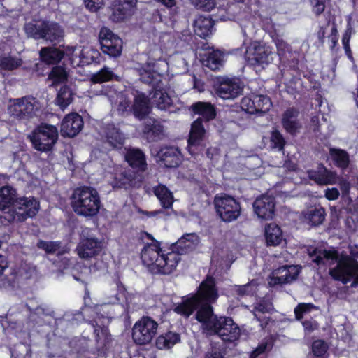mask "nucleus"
<instances>
[{
  "instance_id": "25",
  "label": "nucleus",
  "mask_w": 358,
  "mask_h": 358,
  "mask_svg": "<svg viewBox=\"0 0 358 358\" xmlns=\"http://www.w3.org/2000/svg\"><path fill=\"white\" fill-rule=\"evenodd\" d=\"M206 131L201 118H198L192 124L188 139V148L190 153L196 152V148L201 144Z\"/></svg>"
},
{
  "instance_id": "1",
  "label": "nucleus",
  "mask_w": 358,
  "mask_h": 358,
  "mask_svg": "<svg viewBox=\"0 0 358 358\" xmlns=\"http://www.w3.org/2000/svg\"><path fill=\"white\" fill-rule=\"evenodd\" d=\"M218 297L215 279L207 276L199 287L196 295L185 300L175 308V311L182 315L189 317L197 310L196 319L202 324L203 329L209 334L217 335L224 341L232 342L237 340L241 329L231 317H220L213 314L210 303Z\"/></svg>"
},
{
  "instance_id": "47",
  "label": "nucleus",
  "mask_w": 358,
  "mask_h": 358,
  "mask_svg": "<svg viewBox=\"0 0 358 358\" xmlns=\"http://www.w3.org/2000/svg\"><path fill=\"white\" fill-rule=\"evenodd\" d=\"M257 288V281L252 280L246 285H235L234 287V291L237 295L240 296H244L248 295H252L256 292Z\"/></svg>"
},
{
  "instance_id": "41",
  "label": "nucleus",
  "mask_w": 358,
  "mask_h": 358,
  "mask_svg": "<svg viewBox=\"0 0 358 358\" xmlns=\"http://www.w3.org/2000/svg\"><path fill=\"white\" fill-rule=\"evenodd\" d=\"M266 240L268 245H278L282 240L280 228L275 224H269L265 229Z\"/></svg>"
},
{
  "instance_id": "49",
  "label": "nucleus",
  "mask_w": 358,
  "mask_h": 358,
  "mask_svg": "<svg viewBox=\"0 0 358 358\" xmlns=\"http://www.w3.org/2000/svg\"><path fill=\"white\" fill-rule=\"evenodd\" d=\"M273 309V306L268 300L261 299L257 301L254 306V315L257 320H259L257 317V312L261 313H270Z\"/></svg>"
},
{
  "instance_id": "20",
  "label": "nucleus",
  "mask_w": 358,
  "mask_h": 358,
  "mask_svg": "<svg viewBox=\"0 0 358 358\" xmlns=\"http://www.w3.org/2000/svg\"><path fill=\"white\" fill-rule=\"evenodd\" d=\"M143 137L149 142H155L164 139L166 136L164 127L155 119L148 118L143 128Z\"/></svg>"
},
{
  "instance_id": "43",
  "label": "nucleus",
  "mask_w": 358,
  "mask_h": 358,
  "mask_svg": "<svg viewBox=\"0 0 358 358\" xmlns=\"http://www.w3.org/2000/svg\"><path fill=\"white\" fill-rule=\"evenodd\" d=\"M325 217V210L323 208H314L308 210L306 219L313 226L321 224Z\"/></svg>"
},
{
  "instance_id": "4",
  "label": "nucleus",
  "mask_w": 358,
  "mask_h": 358,
  "mask_svg": "<svg viewBox=\"0 0 358 358\" xmlns=\"http://www.w3.org/2000/svg\"><path fill=\"white\" fill-rule=\"evenodd\" d=\"M71 206L78 215L87 218L96 215L101 208L97 190L86 186L76 188L71 196Z\"/></svg>"
},
{
  "instance_id": "34",
  "label": "nucleus",
  "mask_w": 358,
  "mask_h": 358,
  "mask_svg": "<svg viewBox=\"0 0 358 358\" xmlns=\"http://www.w3.org/2000/svg\"><path fill=\"white\" fill-rule=\"evenodd\" d=\"M309 178L318 184L326 185L335 182L336 175L323 166H320L317 171L308 172Z\"/></svg>"
},
{
  "instance_id": "62",
  "label": "nucleus",
  "mask_w": 358,
  "mask_h": 358,
  "mask_svg": "<svg viewBox=\"0 0 358 358\" xmlns=\"http://www.w3.org/2000/svg\"><path fill=\"white\" fill-rule=\"evenodd\" d=\"M13 287L12 281L5 275H0V289H7Z\"/></svg>"
},
{
  "instance_id": "36",
  "label": "nucleus",
  "mask_w": 358,
  "mask_h": 358,
  "mask_svg": "<svg viewBox=\"0 0 358 358\" xmlns=\"http://www.w3.org/2000/svg\"><path fill=\"white\" fill-rule=\"evenodd\" d=\"M190 108L195 114L201 116L207 122L213 120L216 116L215 106L209 102L198 101Z\"/></svg>"
},
{
  "instance_id": "38",
  "label": "nucleus",
  "mask_w": 358,
  "mask_h": 358,
  "mask_svg": "<svg viewBox=\"0 0 358 358\" xmlns=\"http://www.w3.org/2000/svg\"><path fill=\"white\" fill-rule=\"evenodd\" d=\"M329 157L334 165L342 169H346L350 164V156L344 150L331 148L329 149Z\"/></svg>"
},
{
  "instance_id": "24",
  "label": "nucleus",
  "mask_w": 358,
  "mask_h": 358,
  "mask_svg": "<svg viewBox=\"0 0 358 358\" xmlns=\"http://www.w3.org/2000/svg\"><path fill=\"white\" fill-rule=\"evenodd\" d=\"M162 253L164 252L156 244L145 246L141 252L143 263L148 267H150L152 273H155L157 269Z\"/></svg>"
},
{
  "instance_id": "59",
  "label": "nucleus",
  "mask_w": 358,
  "mask_h": 358,
  "mask_svg": "<svg viewBox=\"0 0 358 358\" xmlns=\"http://www.w3.org/2000/svg\"><path fill=\"white\" fill-rule=\"evenodd\" d=\"M352 28L350 23L348 24L347 28L342 37V43L343 45H350V40L352 34Z\"/></svg>"
},
{
  "instance_id": "56",
  "label": "nucleus",
  "mask_w": 358,
  "mask_h": 358,
  "mask_svg": "<svg viewBox=\"0 0 358 358\" xmlns=\"http://www.w3.org/2000/svg\"><path fill=\"white\" fill-rule=\"evenodd\" d=\"M313 307L311 303H300L294 309L296 317L298 320H301L303 317V314L310 310Z\"/></svg>"
},
{
  "instance_id": "9",
  "label": "nucleus",
  "mask_w": 358,
  "mask_h": 358,
  "mask_svg": "<svg viewBox=\"0 0 358 358\" xmlns=\"http://www.w3.org/2000/svg\"><path fill=\"white\" fill-rule=\"evenodd\" d=\"M10 103L8 108V113L20 120L33 117L39 109L38 101L31 96L10 100Z\"/></svg>"
},
{
  "instance_id": "6",
  "label": "nucleus",
  "mask_w": 358,
  "mask_h": 358,
  "mask_svg": "<svg viewBox=\"0 0 358 358\" xmlns=\"http://www.w3.org/2000/svg\"><path fill=\"white\" fill-rule=\"evenodd\" d=\"M39 210L38 201L31 196L17 197L14 208L0 215V223L7 224L13 221L23 222L34 217Z\"/></svg>"
},
{
  "instance_id": "51",
  "label": "nucleus",
  "mask_w": 358,
  "mask_h": 358,
  "mask_svg": "<svg viewBox=\"0 0 358 358\" xmlns=\"http://www.w3.org/2000/svg\"><path fill=\"white\" fill-rule=\"evenodd\" d=\"M271 141L274 148H276L278 150H283L285 141L282 135L278 130H274L272 131Z\"/></svg>"
},
{
  "instance_id": "35",
  "label": "nucleus",
  "mask_w": 358,
  "mask_h": 358,
  "mask_svg": "<svg viewBox=\"0 0 358 358\" xmlns=\"http://www.w3.org/2000/svg\"><path fill=\"white\" fill-rule=\"evenodd\" d=\"M298 114V110L293 108L287 109L283 114V127L287 132L292 135L298 132L301 127L297 120Z\"/></svg>"
},
{
  "instance_id": "57",
  "label": "nucleus",
  "mask_w": 358,
  "mask_h": 358,
  "mask_svg": "<svg viewBox=\"0 0 358 358\" xmlns=\"http://www.w3.org/2000/svg\"><path fill=\"white\" fill-rule=\"evenodd\" d=\"M275 45L279 55H282L285 52L290 50L289 45L282 39H278L275 41Z\"/></svg>"
},
{
  "instance_id": "42",
  "label": "nucleus",
  "mask_w": 358,
  "mask_h": 358,
  "mask_svg": "<svg viewBox=\"0 0 358 358\" xmlns=\"http://www.w3.org/2000/svg\"><path fill=\"white\" fill-rule=\"evenodd\" d=\"M223 57L224 55L220 51L213 50L203 59V64L213 71H216L222 66Z\"/></svg>"
},
{
  "instance_id": "22",
  "label": "nucleus",
  "mask_w": 358,
  "mask_h": 358,
  "mask_svg": "<svg viewBox=\"0 0 358 358\" xmlns=\"http://www.w3.org/2000/svg\"><path fill=\"white\" fill-rule=\"evenodd\" d=\"M83 120L77 113H71L65 116L61 124V134L63 136L74 137L83 129Z\"/></svg>"
},
{
  "instance_id": "2",
  "label": "nucleus",
  "mask_w": 358,
  "mask_h": 358,
  "mask_svg": "<svg viewBox=\"0 0 358 358\" xmlns=\"http://www.w3.org/2000/svg\"><path fill=\"white\" fill-rule=\"evenodd\" d=\"M312 261L317 265H324L327 261L337 262L334 268L329 269V275L336 280L347 284L352 279L358 282V262L354 258L346 257L338 259L337 252L314 249L310 252Z\"/></svg>"
},
{
  "instance_id": "54",
  "label": "nucleus",
  "mask_w": 358,
  "mask_h": 358,
  "mask_svg": "<svg viewBox=\"0 0 358 358\" xmlns=\"http://www.w3.org/2000/svg\"><path fill=\"white\" fill-rule=\"evenodd\" d=\"M226 349L220 346H212L208 350L204 358H224L226 355Z\"/></svg>"
},
{
  "instance_id": "3",
  "label": "nucleus",
  "mask_w": 358,
  "mask_h": 358,
  "mask_svg": "<svg viewBox=\"0 0 358 358\" xmlns=\"http://www.w3.org/2000/svg\"><path fill=\"white\" fill-rule=\"evenodd\" d=\"M105 308H106V306H97L94 308L90 307L86 308L83 310L82 314L78 313L71 318H70L71 315L69 314H65L62 320L74 324V321H78L83 317V320L92 324L94 329L96 341L104 345L109 339L107 325L110 322V316L108 315H104L101 313L102 311L105 313Z\"/></svg>"
},
{
  "instance_id": "29",
  "label": "nucleus",
  "mask_w": 358,
  "mask_h": 358,
  "mask_svg": "<svg viewBox=\"0 0 358 358\" xmlns=\"http://www.w3.org/2000/svg\"><path fill=\"white\" fill-rule=\"evenodd\" d=\"M157 155L166 167H176L180 163V152L174 147L163 148Z\"/></svg>"
},
{
  "instance_id": "23",
  "label": "nucleus",
  "mask_w": 358,
  "mask_h": 358,
  "mask_svg": "<svg viewBox=\"0 0 358 358\" xmlns=\"http://www.w3.org/2000/svg\"><path fill=\"white\" fill-rule=\"evenodd\" d=\"M180 256L175 251L166 254L162 253L161 259H159V264L155 273L168 275L171 273L180 261Z\"/></svg>"
},
{
  "instance_id": "10",
  "label": "nucleus",
  "mask_w": 358,
  "mask_h": 358,
  "mask_svg": "<svg viewBox=\"0 0 358 358\" xmlns=\"http://www.w3.org/2000/svg\"><path fill=\"white\" fill-rule=\"evenodd\" d=\"M214 204L217 215L224 222L234 221L241 214L240 203L231 196L217 195L215 197Z\"/></svg>"
},
{
  "instance_id": "19",
  "label": "nucleus",
  "mask_w": 358,
  "mask_h": 358,
  "mask_svg": "<svg viewBox=\"0 0 358 358\" xmlns=\"http://www.w3.org/2000/svg\"><path fill=\"white\" fill-rule=\"evenodd\" d=\"M253 208L259 218L271 220L275 213V199L271 196L263 195L254 201Z\"/></svg>"
},
{
  "instance_id": "33",
  "label": "nucleus",
  "mask_w": 358,
  "mask_h": 358,
  "mask_svg": "<svg viewBox=\"0 0 358 358\" xmlns=\"http://www.w3.org/2000/svg\"><path fill=\"white\" fill-rule=\"evenodd\" d=\"M214 22L209 15L199 16L194 23L195 34L201 38H205L212 34Z\"/></svg>"
},
{
  "instance_id": "14",
  "label": "nucleus",
  "mask_w": 358,
  "mask_h": 358,
  "mask_svg": "<svg viewBox=\"0 0 358 358\" xmlns=\"http://www.w3.org/2000/svg\"><path fill=\"white\" fill-rule=\"evenodd\" d=\"M268 96L262 94H252L241 100V108L250 114H264L271 106Z\"/></svg>"
},
{
  "instance_id": "40",
  "label": "nucleus",
  "mask_w": 358,
  "mask_h": 358,
  "mask_svg": "<svg viewBox=\"0 0 358 358\" xmlns=\"http://www.w3.org/2000/svg\"><path fill=\"white\" fill-rule=\"evenodd\" d=\"M180 336L179 334L169 331L163 335L159 336L156 341V345L159 349H169L175 344L179 343Z\"/></svg>"
},
{
  "instance_id": "30",
  "label": "nucleus",
  "mask_w": 358,
  "mask_h": 358,
  "mask_svg": "<svg viewBox=\"0 0 358 358\" xmlns=\"http://www.w3.org/2000/svg\"><path fill=\"white\" fill-rule=\"evenodd\" d=\"M198 242L199 238L196 234H186L176 242L175 249L177 251L176 252L180 255L188 253L195 249Z\"/></svg>"
},
{
  "instance_id": "15",
  "label": "nucleus",
  "mask_w": 358,
  "mask_h": 358,
  "mask_svg": "<svg viewBox=\"0 0 358 358\" xmlns=\"http://www.w3.org/2000/svg\"><path fill=\"white\" fill-rule=\"evenodd\" d=\"M216 94L223 99H234L241 94L243 89L238 78H223L215 86Z\"/></svg>"
},
{
  "instance_id": "11",
  "label": "nucleus",
  "mask_w": 358,
  "mask_h": 358,
  "mask_svg": "<svg viewBox=\"0 0 358 358\" xmlns=\"http://www.w3.org/2000/svg\"><path fill=\"white\" fill-rule=\"evenodd\" d=\"M158 324L150 317H143L138 321L132 329V337L139 345L149 343L157 334Z\"/></svg>"
},
{
  "instance_id": "31",
  "label": "nucleus",
  "mask_w": 358,
  "mask_h": 358,
  "mask_svg": "<svg viewBox=\"0 0 358 358\" xmlns=\"http://www.w3.org/2000/svg\"><path fill=\"white\" fill-rule=\"evenodd\" d=\"M149 101L150 96L148 97L144 93L136 92L132 110L134 115L138 119L144 118L149 113Z\"/></svg>"
},
{
  "instance_id": "16",
  "label": "nucleus",
  "mask_w": 358,
  "mask_h": 358,
  "mask_svg": "<svg viewBox=\"0 0 358 358\" xmlns=\"http://www.w3.org/2000/svg\"><path fill=\"white\" fill-rule=\"evenodd\" d=\"M83 231V238L76 248L78 255L82 259H90L99 255L102 250V243L93 236H85Z\"/></svg>"
},
{
  "instance_id": "7",
  "label": "nucleus",
  "mask_w": 358,
  "mask_h": 358,
  "mask_svg": "<svg viewBox=\"0 0 358 358\" xmlns=\"http://www.w3.org/2000/svg\"><path fill=\"white\" fill-rule=\"evenodd\" d=\"M26 34L35 39H44L53 45L59 43L64 37L61 27L53 22H42L39 24L27 23L24 26Z\"/></svg>"
},
{
  "instance_id": "46",
  "label": "nucleus",
  "mask_w": 358,
  "mask_h": 358,
  "mask_svg": "<svg viewBox=\"0 0 358 358\" xmlns=\"http://www.w3.org/2000/svg\"><path fill=\"white\" fill-rule=\"evenodd\" d=\"M72 100L73 93L71 90L66 86L61 87L57 93V104L63 109L66 108L72 102Z\"/></svg>"
},
{
  "instance_id": "50",
  "label": "nucleus",
  "mask_w": 358,
  "mask_h": 358,
  "mask_svg": "<svg viewBox=\"0 0 358 358\" xmlns=\"http://www.w3.org/2000/svg\"><path fill=\"white\" fill-rule=\"evenodd\" d=\"M327 344L322 340H317L313 343L312 351L315 356L322 357L327 351Z\"/></svg>"
},
{
  "instance_id": "45",
  "label": "nucleus",
  "mask_w": 358,
  "mask_h": 358,
  "mask_svg": "<svg viewBox=\"0 0 358 358\" xmlns=\"http://www.w3.org/2000/svg\"><path fill=\"white\" fill-rule=\"evenodd\" d=\"M118 76L108 67L104 66L99 71L92 76L93 83H103L113 80H117Z\"/></svg>"
},
{
  "instance_id": "12",
  "label": "nucleus",
  "mask_w": 358,
  "mask_h": 358,
  "mask_svg": "<svg viewBox=\"0 0 358 358\" xmlns=\"http://www.w3.org/2000/svg\"><path fill=\"white\" fill-rule=\"evenodd\" d=\"M101 50L110 57H117L122 50V40L107 27H102L99 34Z\"/></svg>"
},
{
  "instance_id": "48",
  "label": "nucleus",
  "mask_w": 358,
  "mask_h": 358,
  "mask_svg": "<svg viewBox=\"0 0 358 358\" xmlns=\"http://www.w3.org/2000/svg\"><path fill=\"white\" fill-rule=\"evenodd\" d=\"M22 64V60L17 57L10 56L0 57V67L4 70L11 71L17 69Z\"/></svg>"
},
{
  "instance_id": "13",
  "label": "nucleus",
  "mask_w": 358,
  "mask_h": 358,
  "mask_svg": "<svg viewBox=\"0 0 358 358\" xmlns=\"http://www.w3.org/2000/svg\"><path fill=\"white\" fill-rule=\"evenodd\" d=\"M273 52L268 46L257 41L252 42L247 47L245 57L251 65L268 64L273 60Z\"/></svg>"
},
{
  "instance_id": "26",
  "label": "nucleus",
  "mask_w": 358,
  "mask_h": 358,
  "mask_svg": "<svg viewBox=\"0 0 358 358\" xmlns=\"http://www.w3.org/2000/svg\"><path fill=\"white\" fill-rule=\"evenodd\" d=\"M135 0H115L114 1L110 19L113 22H120L131 14V9Z\"/></svg>"
},
{
  "instance_id": "37",
  "label": "nucleus",
  "mask_w": 358,
  "mask_h": 358,
  "mask_svg": "<svg viewBox=\"0 0 358 358\" xmlns=\"http://www.w3.org/2000/svg\"><path fill=\"white\" fill-rule=\"evenodd\" d=\"M40 57L47 64H57L64 57V51L55 47H45L41 49Z\"/></svg>"
},
{
  "instance_id": "52",
  "label": "nucleus",
  "mask_w": 358,
  "mask_h": 358,
  "mask_svg": "<svg viewBox=\"0 0 358 358\" xmlns=\"http://www.w3.org/2000/svg\"><path fill=\"white\" fill-rule=\"evenodd\" d=\"M65 252H59L57 259L54 262L56 266L59 268V271L60 273H62L63 270L68 268L71 264L69 257L65 255Z\"/></svg>"
},
{
  "instance_id": "32",
  "label": "nucleus",
  "mask_w": 358,
  "mask_h": 358,
  "mask_svg": "<svg viewBox=\"0 0 358 358\" xmlns=\"http://www.w3.org/2000/svg\"><path fill=\"white\" fill-rule=\"evenodd\" d=\"M106 96L111 104L116 106L120 113H124L130 108V101L122 92H117L114 89H110L108 92H106Z\"/></svg>"
},
{
  "instance_id": "27",
  "label": "nucleus",
  "mask_w": 358,
  "mask_h": 358,
  "mask_svg": "<svg viewBox=\"0 0 358 358\" xmlns=\"http://www.w3.org/2000/svg\"><path fill=\"white\" fill-rule=\"evenodd\" d=\"M126 161L130 166L138 171L143 172L147 169L145 156L138 148H128L124 154Z\"/></svg>"
},
{
  "instance_id": "21",
  "label": "nucleus",
  "mask_w": 358,
  "mask_h": 358,
  "mask_svg": "<svg viewBox=\"0 0 358 358\" xmlns=\"http://www.w3.org/2000/svg\"><path fill=\"white\" fill-rule=\"evenodd\" d=\"M102 136L105 139L106 148L120 149L124 143V136L113 124H107L103 128Z\"/></svg>"
},
{
  "instance_id": "8",
  "label": "nucleus",
  "mask_w": 358,
  "mask_h": 358,
  "mask_svg": "<svg viewBox=\"0 0 358 358\" xmlns=\"http://www.w3.org/2000/svg\"><path fill=\"white\" fill-rule=\"evenodd\" d=\"M34 148L41 152L50 151L58 138L56 127L48 124H41L28 136Z\"/></svg>"
},
{
  "instance_id": "55",
  "label": "nucleus",
  "mask_w": 358,
  "mask_h": 358,
  "mask_svg": "<svg viewBox=\"0 0 358 358\" xmlns=\"http://www.w3.org/2000/svg\"><path fill=\"white\" fill-rule=\"evenodd\" d=\"M192 3L197 8L208 12L212 10L215 6L214 0H193Z\"/></svg>"
},
{
  "instance_id": "18",
  "label": "nucleus",
  "mask_w": 358,
  "mask_h": 358,
  "mask_svg": "<svg viewBox=\"0 0 358 358\" xmlns=\"http://www.w3.org/2000/svg\"><path fill=\"white\" fill-rule=\"evenodd\" d=\"M143 177L140 173L129 169L116 173L111 185L114 188H137L139 187L142 182Z\"/></svg>"
},
{
  "instance_id": "39",
  "label": "nucleus",
  "mask_w": 358,
  "mask_h": 358,
  "mask_svg": "<svg viewBox=\"0 0 358 358\" xmlns=\"http://www.w3.org/2000/svg\"><path fill=\"white\" fill-rule=\"evenodd\" d=\"M153 192L159 200L163 208H171L172 207L173 196L166 186L159 185L153 188Z\"/></svg>"
},
{
  "instance_id": "5",
  "label": "nucleus",
  "mask_w": 358,
  "mask_h": 358,
  "mask_svg": "<svg viewBox=\"0 0 358 358\" xmlns=\"http://www.w3.org/2000/svg\"><path fill=\"white\" fill-rule=\"evenodd\" d=\"M140 80L151 86L149 96L152 103L161 110H166L172 105V100L169 96L162 83V77L150 66L139 70Z\"/></svg>"
},
{
  "instance_id": "58",
  "label": "nucleus",
  "mask_w": 358,
  "mask_h": 358,
  "mask_svg": "<svg viewBox=\"0 0 358 358\" xmlns=\"http://www.w3.org/2000/svg\"><path fill=\"white\" fill-rule=\"evenodd\" d=\"M313 6V12L317 15H320L324 10L325 6L322 1L319 0H311Z\"/></svg>"
},
{
  "instance_id": "64",
  "label": "nucleus",
  "mask_w": 358,
  "mask_h": 358,
  "mask_svg": "<svg viewBox=\"0 0 358 358\" xmlns=\"http://www.w3.org/2000/svg\"><path fill=\"white\" fill-rule=\"evenodd\" d=\"M341 190L342 192L343 197L345 198V196L349 194L350 184L346 180H342L340 182Z\"/></svg>"
},
{
  "instance_id": "61",
  "label": "nucleus",
  "mask_w": 358,
  "mask_h": 358,
  "mask_svg": "<svg viewBox=\"0 0 358 358\" xmlns=\"http://www.w3.org/2000/svg\"><path fill=\"white\" fill-rule=\"evenodd\" d=\"M339 191L336 188H328L325 191V196L328 200H335L339 196Z\"/></svg>"
},
{
  "instance_id": "44",
  "label": "nucleus",
  "mask_w": 358,
  "mask_h": 358,
  "mask_svg": "<svg viewBox=\"0 0 358 358\" xmlns=\"http://www.w3.org/2000/svg\"><path fill=\"white\" fill-rule=\"evenodd\" d=\"M48 78L52 80V85L62 84L67 80L68 72L63 66H56L52 68Z\"/></svg>"
},
{
  "instance_id": "53",
  "label": "nucleus",
  "mask_w": 358,
  "mask_h": 358,
  "mask_svg": "<svg viewBox=\"0 0 358 358\" xmlns=\"http://www.w3.org/2000/svg\"><path fill=\"white\" fill-rule=\"evenodd\" d=\"M37 246L44 250L47 253H55L59 248V243L58 242L53 241H40L37 243Z\"/></svg>"
},
{
  "instance_id": "60",
  "label": "nucleus",
  "mask_w": 358,
  "mask_h": 358,
  "mask_svg": "<svg viewBox=\"0 0 358 358\" xmlns=\"http://www.w3.org/2000/svg\"><path fill=\"white\" fill-rule=\"evenodd\" d=\"M85 6L91 11H96L101 5L99 0H85Z\"/></svg>"
},
{
  "instance_id": "28",
  "label": "nucleus",
  "mask_w": 358,
  "mask_h": 358,
  "mask_svg": "<svg viewBox=\"0 0 358 358\" xmlns=\"http://www.w3.org/2000/svg\"><path fill=\"white\" fill-rule=\"evenodd\" d=\"M17 199L16 190L11 186H4L0 188V211L1 215H4L5 212L14 208Z\"/></svg>"
},
{
  "instance_id": "63",
  "label": "nucleus",
  "mask_w": 358,
  "mask_h": 358,
  "mask_svg": "<svg viewBox=\"0 0 358 358\" xmlns=\"http://www.w3.org/2000/svg\"><path fill=\"white\" fill-rule=\"evenodd\" d=\"M303 326L306 331L310 333L315 329H317L318 325L315 321L313 320H305L303 322Z\"/></svg>"
},
{
  "instance_id": "17",
  "label": "nucleus",
  "mask_w": 358,
  "mask_h": 358,
  "mask_svg": "<svg viewBox=\"0 0 358 358\" xmlns=\"http://www.w3.org/2000/svg\"><path fill=\"white\" fill-rule=\"evenodd\" d=\"M300 272L295 265H285L275 269L270 277L268 284L271 286L289 284L294 281Z\"/></svg>"
}]
</instances>
